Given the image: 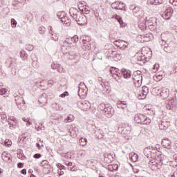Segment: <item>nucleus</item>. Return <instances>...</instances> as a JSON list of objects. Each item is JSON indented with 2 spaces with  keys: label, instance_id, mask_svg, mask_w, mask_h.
<instances>
[{
  "label": "nucleus",
  "instance_id": "obj_1",
  "mask_svg": "<svg viewBox=\"0 0 177 177\" xmlns=\"http://www.w3.org/2000/svg\"><path fill=\"white\" fill-rule=\"evenodd\" d=\"M69 13L71 17H73V19L77 21L78 26H86L88 24V19L86 18V16L80 13L77 8H70Z\"/></svg>",
  "mask_w": 177,
  "mask_h": 177
},
{
  "label": "nucleus",
  "instance_id": "obj_2",
  "mask_svg": "<svg viewBox=\"0 0 177 177\" xmlns=\"http://www.w3.org/2000/svg\"><path fill=\"white\" fill-rule=\"evenodd\" d=\"M70 41L73 42V44H77V42H78V36L75 35L71 39H66L64 41L62 40L59 41V44L62 48H66L70 45V47H68L70 53H75V52H79L80 47H78L77 45L73 46V44H70ZM68 48H66V49Z\"/></svg>",
  "mask_w": 177,
  "mask_h": 177
},
{
  "label": "nucleus",
  "instance_id": "obj_3",
  "mask_svg": "<svg viewBox=\"0 0 177 177\" xmlns=\"http://www.w3.org/2000/svg\"><path fill=\"white\" fill-rule=\"evenodd\" d=\"M134 121L137 122V124H142V125H149L150 122H151V119L145 116L143 114H138L135 115Z\"/></svg>",
  "mask_w": 177,
  "mask_h": 177
},
{
  "label": "nucleus",
  "instance_id": "obj_4",
  "mask_svg": "<svg viewBox=\"0 0 177 177\" xmlns=\"http://www.w3.org/2000/svg\"><path fill=\"white\" fill-rule=\"evenodd\" d=\"M144 156L147 158H153L154 160L157 156V148L154 147H147L144 149Z\"/></svg>",
  "mask_w": 177,
  "mask_h": 177
},
{
  "label": "nucleus",
  "instance_id": "obj_5",
  "mask_svg": "<svg viewBox=\"0 0 177 177\" xmlns=\"http://www.w3.org/2000/svg\"><path fill=\"white\" fill-rule=\"evenodd\" d=\"M132 80L134 85L138 88L142 85V81H143V76L140 71L134 72L132 75Z\"/></svg>",
  "mask_w": 177,
  "mask_h": 177
},
{
  "label": "nucleus",
  "instance_id": "obj_6",
  "mask_svg": "<svg viewBox=\"0 0 177 177\" xmlns=\"http://www.w3.org/2000/svg\"><path fill=\"white\" fill-rule=\"evenodd\" d=\"M15 103L19 110H26V102H24V98H23V97L16 96Z\"/></svg>",
  "mask_w": 177,
  "mask_h": 177
},
{
  "label": "nucleus",
  "instance_id": "obj_7",
  "mask_svg": "<svg viewBox=\"0 0 177 177\" xmlns=\"http://www.w3.org/2000/svg\"><path fill=\"white\" fill-rule=\"evenodd\" d=\"M88 93V87L85 85L84 82H80L78 86V95L80 97L82 96H86Z\"/></svg>",
  "mask_w": 177,
  "mask_h": 177
},
{
  "label": "nucleus",
  "instance_id": "obj_8",
  "mask_svg": "<svg viewBox=\"0 0 177 177\" xmlns=\"http://www.w3.org/2000/svg\"><path fill=\"white\" fill-rule=\"evenodd\" d=\"M142 55L143 58L145 59V62H149L151 59V55L153 53L149 48L143 47L142 48Z\"/></svg>",
  "mask_w": 177,
  "mask_h": 177
},
{
  "label": "nucleus",
  "instance_id": "obj_9",
  "mask_svg": "<svg viewBox=\"0 0 177 177\" xmlns=\"http://www.w3.org/2000/svg\"><path fill=\"white\" fill-rule=\"evenodd\" d=\"M172 15H174V9L171 7H167L165 10L161 14L162 17L165 20H169L171 17H172Z\"/></svg>",
  "mask_w": 177,
  "mask_h": 177
},
{
  "label": "nucleus",
  "instance_id": "obj_10",
  "mask_svg": "<svg viewBox=\"0 0 177 177\" xmlns=\"http://www.w3.org/2000/svg\"><path fill=\"white\" fill-rule=\"evenodd\" d=\"M91 41V38L88 36L82 37V49L84 50H91V46L89 42Z\"/></svg>",
  "mask_w": 177,
  "mask_h": 177
},
{
  "label": "nucleus",
  "instance_id": "obj_11",
  "mask_svg": "<svg viewBox=\"0 0 177 177\" xmlns=\"http://www.w3.org/2000/svg\"><path fill=\"white\" fill-rule=\"evenodd\" d=\"M155 91H158V93L160 94L162 99H167L169 96V89L167 88H162L160 90L158 88H155Z\"/></svg>",
  "mask_w": 177,
  "mask_h": 177
},
{
  "label": "nucleus",
  "instance_id": "obj_12",
  "mask_svg": "<svg viewBox=\"0 0 177 177\" xmlns=\"http://www.w3.org/2000/svg\"><path fill=\"white\" fill-rule=\"evenodd\" d=\"M104 113L108 118L113 117L114 115V108L110 105V104H106V106L104 109Z\"/></svg>",
  "mask_w": 177,
  "mask_h": 177
},
{
  "label": "nucleus",
  "instance_id": "obj_13",
  "mask_svg": "<svg viewBox=\"0 0 177 177\" xmlns=\"http://www.w3.org/2000/svg\"><path fill=\"white\" fill-rule=\"evenodd\" d=\"M162 159H159L157 160V162H155V160H150L149 162V167L151 168V169L154 170L156 168H158V169H160V167L162 165Z\"/></svg>",
  "mask_w": 177,
  "mask_h": 177
},
{
  "label": "nucleus",
  "instance_id": "obj_14",
  "mask_svg": "<svg viewBox=\"0 0 177 177\" xmlns=\"http://www.w3.org/2000/svg\"><path fill=\"white\" fill-rule=\"evenodd\" d=\"M80 109H81V110H83L84 111H86V110H89L91 109V102H89V101H82V102H79L77 103Z\"/></svg>",
  "mask_w": 177,
  "mask_h": 177
},
{
  "label": "nucleus",
  "instance_id": "obj_15",
  "mask_svg": "<svg viewBox=\"0 0 177 177\" xmlns=\"http://www.w3.org/2000/svg\"><path fill=\"white\" fill-rule=\"evenodd\" d=\"M111 8L116 10H125V3L121 1H115L111 4Z\"/></svg>",
  "mask_w": 177,
  "mask_h": 177
},
{
  "label": "nucleus",
  "instance_id": "obj_16",
  "mask_svg": "<svg viewBox=\"0 0 177 177\" xmlns=\"http://www.w3.org/2000/svg\"><path fill=\"white\" fill-rule=\"evenodd\" d=\"M175 106H176V101H175L174 98L170 97L169 100H166L167 110H172Z\"/></svg>",
  "mask_w": 177,
  "mask_h": 177
},
{
  "label": "nucleus",
  "instance_id": "obj_17",
  "mask_svg": "<svg viewBox=\"0 0 177 177\" xmlns=\"http://www.w3.org/2000/svg\"><path fill=\"white\" fill-rule=\"evenodd\" d=\"M84 3H85V1L79 2L78 8L80 10H82V12H83V13H85V15H88L90 10L89 9H88V8H86V6H82L84 5Z\"/></svg>",
  "mask_w": 177,
  "mask_h": 177
},
{
  "label": "nucleus",
  "instance_id": "obj_18",
  "mask_svg": "<svg viewBox=\"0 0 177 177\" xmlns=\"http://www.w3.org/2000/svg\"><path fill=\"white\" fill-rule=\"evenodd\" d=\"M132 128L131 127H127L122 129V127H119L118 131L122 133V135H129L131 133Z\"/></svg>",
  "mask_w": 177,
  "mask_h": 177
},
{
  "label": "nucleus",
  "instance_id": "obj_19",
  "mask_svg": "<svg viewBox=\"0 0 177 177\" xmlns=\"http://www.w3.org/2000/svg\"><path fill=\"white\" fill-rule=\"evenodd\" d=\"M172 142L168 138H165L162 140V146L165 149H171Z\"/></svg>",
  "mask_w": 177,
  "mask_h": 177
},
{
  "label": "nucleus",
  "instance_id": "obj_20",
  "mask_svg": "<svg viewBox=\"0 0 177 177\" xmlns=\"http://www.w3.org/2000/svg\"><path fill=\"white\" fill-rule=\"evenodd\" d=\"M169 125H171V123L169 122L163 121L159 124V128H160V129H161V131H164V130L168 129Z\"/></svg>",
  "mask_w": 177,
  "mask_h": 177
},
{
  "label": "nucleus",
  "instance_id": "obj_21",
  "mask_svg": "<svg viewBox=\"0 0 177 177\" xmlns=\"http://www.w3.org/2000/svg\"><path fill=\"white\" fill-rule=\"evenodd\" d=\"M10 153H8L7 151H4L1 154V158L5 162H9L10 161Z\"/></svg>",
  "mask_w": 177,
  "mask_h": 177
},
{
  "label": "nucleus",
  "instance_id": "obj_22",
  "mask_svg": "<svg viewBox=\"0 0 177 177\" xmlns=\"http://www.w3.org/2000/svg\"><path fill=\"white\" fill-rule=\"evenodd\" d=\"M122 73L124 78H125L126 80H128V78H131V77L132 76V72L129 70L122 69Z\"/></svg>",
  "mask_w": 177,
  "mask_h": 177
},
{
  "label": "nucleus",
  "instance_id": "obj_23",
  "mask_svg": "<svg viewBox=\"0 0 177 177\" xmlns=\"http://www.w3.org/2000/svg\"><path fill=\"white\" fill-rule=\"evenodd\" d=\"M148 3L149 5H153L155 6L162 5V8H164V3H162V0H149Z\"/></svg>",
  "mask_w": 177,
  "mask_h": 177
},
{
  "label": "nucleus",
  "instance_id": "obj_24",
  "mask_svg": "<svg viewBox=\"0 0 177 177\" xmlns=\"http://www.w3.org/2000/svg\"><path fill=\"white\" fill-rule=\"evenodd\" d=\"M129 158L132 162H136L139 160V156L136 153L132 152L129 154Z\"/></svg>",
  "mask_w": 177,
  "mask_h": 177
},
{
  "label": "nucleus",
  "instance_id": "obj_25",
  "mask_svg": "<svg viewBox=\"0 0 177 177\" xmlns=\"http://www.w3.org/2000/svg\"><path fill=\"white\" fill-rule=\"evenodd\" d=\"M61 21L62 23H64L65 26H70L71 24V19L68 18V17H62L61 18Z\"/></svg>",
  "mask_w": 177,
  "mask_h": 177
},
{
  "label": "nucleus",
  "instance_id": "obj_26",
  "mask_svg": "<svg viewBox=\"0 0 177 177\" xmlns=\"http://www.w3.org/2000/svg\"><path fill=\"white\" fill-rule=\"evenodd\" d=\"M138 27L142 31L145 30H147V22H146V21L143 22H142V21H140V22L138 23Z\"/></svg>",
  "mask_w": 177,
  "mask_h": 177
},
{
  "label": "nucleus",
  "instance_id": "obj_27",
  "mask_svg": "<svg viewBox=\"0 0 177 177\" xmlns=\"http://www.w3.org/2000/svg\"><path fill=\"white\" fill-rule=\"evenodd\" d=\"M143 110L148 115H153V114H154V111L153 109L149 108V106H145Z\"/></svg>",
  "mask_w": 177,
  "mask_h": 177
},
{
  "label": "nucleus",
  "instance_id": "obj_28",
  "mask_svg": "<svg viewBox=\"0 0 177 177\" xmlns=\"http://www.w3.org/2000/svg\"><path fill=\"white\" fill-rule=\"evenodd\" d=\"M107 169L111 172H114V171H117V169H118V165H109L107 166Z\"/></svg>",
  "mask_w": 177,
  "mask_h": 177
},
{
  "label": "nucleus",
  "instance_id": "obj_29",
  "mask_svg": "<svg viewBox=\"0 0 177 177\" xmlns=\"http://www.w3.org/2000/svg\"><path fill=\"white\" fill-rule=\"evenodd\" d=\"M52 108L57 111H62L63 106L57 103H54L52 104Z\"/></svg>",
  "mask_w": 177,
  "mask_h": 177
},
{
  "label": "nucleus",
  "instance_id": "obj_30",
  "mask_svg": "<svg viewBox=\"0 0 177 177\" xmlns=\"http://www.w3.org/2000/svg\"><path fill=\"white\" fill-rule=\"evenodd\" d=\"M31 59H32V65L33 67H37L38 66L37 62H38V58L35 56V54H33L31 55Z\"/></svg>",
  "mask_w": 177,
  "mask_h": 177
},
{
  "label": "nucleus",
  "instance_id": "obj_31",
  "mask_svg": "<svg viewBox=\"0 0 177 177\" xmlns=\"http://www.w3.org/2000/svg\"><path fill=\"white\" fill-rule=\"evenodd\" d=\"M114 45H115V46H118V48H120V49H122V46H121V44H125L124 41L118 39V40H115L113 41Z\"/></svg>",
  "mask_w": 177,
  "mask_h": 177
},
{
  "label": "nucleus",
  "instance_id": "obj_32",
  "mask_svg": "<svg viewBox=\"0 0 177 177\" xmlns=\"http://www.w3.org/2000/svg\"><path fill=\"white\" fill-rule=\"evenodd\" d=\"M75 120L74 115H68L66 118L64 119V122L66 124L68 122H73V121Z\"/></svg>",
  "mask_w": 177,
  "mask_h": 177
},
{
  "label": "nucleus",
  "instance_id": "obj_33",
  "mask_svg": "<svg viewBox=\"0 0 177 177\" xmlns=\"http://www.w3.org/2000/svg\"><path fill=\"white\" fill-rule=\"evenodd\" d=\"M78 131V129L77 127H74L72 129L71 131H68V133H71V136L73 138L77 136V131Z\"/></svg>",
  "mask_w": 177,
  "mask_h": 177
},
{
  "label": "nucleus",
  "instance_id": "obj_34",
  "mask_svg": "<svg viewBox=\"0 0 177 177\" xmlns=\"http://www.w3.org/2000/svg\"><path fill=\"white\" fill-rule=\"evenodd\" d=\"M116 19L118 20V23H120L122 27H127V24H125L124 21H122V18H121V17L117 16Z\"/></svg>",
  "mask_w": 177,
  "mask_h": 177
},
{
  "label": "nucleus",
  "instance_id": "obj_35",
  "mask_svg": "<svg viewBox=\"0 0 177 177\" xmlns=\"http://www.w3.org/2000/svg\"><path fill=\"white\" fill-rule=\"evenodd\" d=\"M8 122L10 125V129H15L17 125V122H10V120H8Z\"/></svg>",
  "mask_w": 177,
  "mask_h": 177
},
{
  "label": "nucleus",
  "instance_id": "obj_36",
  "mask_svg": "<svg viewBox=\"0 0 177 177\" xmlns=\"http://www.w3.org/2000/svg\"><path fill=\"white\" fill-rule=\"evenodd\" d=\"M79 143L81 146H86V143H88V140L85 138H81L79 140Z\"/></svg>",
  "mask_w": 177,
  "mask_h": 177
},
{
  "label": "nucleus",
  "instance_id": "obj_37",
  "mask_svg": "<svg viewBox=\"0 0 177 177\" xmlns=\"http://www.w3.org/2000/svg\"><path fill=\"white\" fill-rule=\"evenodd\" d=\"M20 56H21V59H23L24 60H26V59H27V57H28V55L27 54V53H26L25 50H21L20 52Z\"/></svg>",
  "mask_w": 177,
  "mask_h": 177
},
{
  "label": "nucleus",
  "instance_id": "obj_38",
  "mask_svg": "<svg viewBox=\"0 0 177 177\" xmlns=\"http://www.w3.org/2000/svg\"><path fill=\"white\" fill-rule=\"evenodd\" d=\"M162 48H163L165 52H167V53H171V47L169 46V45L166 44L165 46H162Z\"/></svg>",
  "mask_w": 177,
  "mask_h": 177
},
{
  "label": "nucleus",
  "instance_id": "obj_39",
  "mask_svg": "<svg viewBox=\"0 0 177 177\" xmlns=\"http://www.w3.org/2000/svg\"><path fill=\"white\" fill-rule=\"evenodd\" d=\"M110 73H111V74H113L112 77H113V78H115V80L117 81V82H120V77H118V79H117V77H120L118 75V73H114V71H113V70H110Z\"/></svg>",
  "mask_w": 177,
  "mask_h": 177
},
{
  "label": "nucleus",
  "instance_id": "obj_40",
  "mask_svg": "<svg viewBox=\"0 0 177 177\" xmlns=\"http://www.w3.org/2000/svg\"><path fill=\"white\" fill-rule=\"evenodd\" d=\"M141 92H142V93H144L143 97H145V95H147V93H149V87H147L146 86H142Z\"/></svg>",
  "mask_w": 177,
  "mask_h": 177
},
{
  "label": "nucleus",
  "instance_id": "obj_41",
  "mask_svg": "<svg viewBox=\"0 0 177 177\" xmlns=\"http://www.w3.org/2000/svg\"><path fill=\"white\" fill-rule=\"evenodd\" d=\"M1 122L2 124H5V122H6V120L8 118V116H6V113H5L4 112H3L1 114Z\"/></svg>",
  "mask_w": 177,
  "mask_h": 177
},
{
  "label": "nucleus",
  "instance_id": "obj_42",
  "mask_svg": "<svg viewBox=\"0 0 177 177\" xmlns=\"http://www.w3.org/2000/svg\"><path fill=\"white\" fill-rule=\"evenodd\" d=\"M142 37L144 38V41H145L146 42H149V41H151V37H150V35L149 34H146L142 35Z\"/></svg>",
  "mask_w": 177,
  "mask_h": 177
},
{
  "label": "nucleus",
  "instance_id": "obj_43",
  "mask_svg": "<svg viewBox=\"0 0 177 177\" xmlns=\"http://www.w3.org/2000/svg\"><path fill=\"white\" fill-rule=\"evenodd\" d=\"M26 50H28L29 52H31V50H34V46L31 44H26L25 46Z\"/></svg>",
  "mask_w": 177,
  "mask_h": 177
},
{
  "label": "nucleus",
  "instance_id": "obj_44",
  "mask_svg": "<svg viewBox=\"0 0 177 177\" xmlns=\"http://www.w3.org/2000/svg\"><path fill=\"white\" fill-rule=\"evenodd\" d=\"M122 59V55L121 53H117L115 55V62H118V60H121Z\"/></svg>",
  "mask_w": 177,
  "mask_h": 177
},
{
  "label": "nucleus",
  "instance_id": "obj_45",
  "mask_svg": "<svg viewBox=\"0 0 177 177\" xmlns=\"http://www.w3.org/2000/svg\"><path fill=\"white\" fill-rule=\"evenodd\" d=\"M97 81H98L99 82H102V83L100 84V85H101V86H102V88H104V86H106V82H104V81H103V78H102L101 77H98Z\"/></svg>",
  "mask_w": 177,
  "mask_h": 177
},
{
  "label": "nucleus",
  "instance_id": "obj_46",
  "mask_svg": "<svg viewBox=\"0 0 177 177\" xmlns=\"http://www.w3.org/2000/svg\"><path fill=\"white\" fill-rule=\"evenodd\" d=\"M38 31L39 34H45V31H46V28H45V27L44 26H40L38 28Z\"/></svg>",
  "mask_w": 177,
  "mask_h": 177
},
{
  "label": "nucleus",
  "instance_id": "obj_47",
  "mask_svg": "<svg viewBox=\"0 0 177 177\" xmlns=\"http://www.w3.org/2000/svg\"><path fill=\"white\" fill-rule=\"evenodd\" d=\"M107 106V104L102 103L98 106V109L102 111H104V109Z\"/></svg>",
  "mask_w": 177,
  "mask_h": 177
},
{
  "label": "nucleus",
  "instance_id": "obj_48",
  "mask_svg": "<svg viewBox=\"0 0 177 177\" xmlns=\"http://www.w3.org/2000/svg\"><path fill=\"white\" fill-rule=\"evenodd\" d=\"M16 26H17V21H16L13 18L11 19V27L12 28H16Z\"/></svg>",
  "mask_w": 177,
  "mask_h": 177
},
{
  "label": "nucleus",
  "instance_id": "obj_49",
  "mask_svg": "<svg viewBox=\"0 0 177 177\" xmlns=\"http://www.w3.org/2000/svg\"><path fill=\"white\" fill-rule=\"evenodd\" d=\"M0 95H6V96H8V91L6 90V88H1Z\"/></svg>",
  "mask_w": 177,
  "mask_h": 177
},
{
  "label": "nucleus",
  "instance_id": "obj_50",
  "mask_svg": "<svg viewBox=\"0 0 177 177\" xmlns=\"http://www.w3.org/2000/svg\"><path fill=\"white\" fill-rule=\"evenodd\" d=\"M143 95H145V93H143V92L141 91V92L138 94V99H140V100L146 99V96H147V95L145 94V97H143Z\"/></svg>",
  "mask_w": 177,
  "mask_h": 177
},
{
  "label": "nucleus",
  "instance_id": "obj_51",
  "mask_svg": "<svg viewBox=\"0 0 177 177\" xmlns=\"http://www.w3.org/2000/svg\"><path fill=\"white\" fill-rule=\"evenodd\" d=\"M4 144L5 146H8V147H9V146H12V141L10 140L6 139L4 141Z\"/></svg>",
  "mask_w": 177,
  "mask_h": 177
},
{
  "label": "nucleus",
  "instance_id": "obj_52",
  "mask_svg": "<svg viewBox=\"0 0 177 177\" xmlns=\"http://www.w3.org/2000/svg\"><path fill=\"white\" fill-rule=\"evenodd\" d=\"M50 34H51L50 38L53 41H58L59 40V37L57 36L54 35L53 33H52L51 32H50Z\"/></svg>",
  "mask_w": 177,
  "mask_h": 177
},
{
  "label": "nucleus",
  "instance_id": "obj_53",
  "mask_svg": "<svg viewBox=\"0 0 177 177\" xmlns=\"http://www.w3.org/2000/svg\"><path fill=\"white\" fill-rule=\"evenodd\" d=\"M167 151L169 156H172L175 153V151L172 149V148H171V147L169 149H167Z\"/></svg>",
  "mask_w": 177,
  "mask_h": 177
},
{
  "label": "nucleus",
  "instance_id": "obj_54",
  "mask_svg": "<svg viewBox=\"0 0 177 177\" xmlns=\"http://www.w3.org/2000/svg\"><path fill=\"white\" fill-rule=\"evenodd\" d=\"M158 67H160V65L158 64H156L153 66V72L156 73V71H158Z\"/></svg>",
  "mask_w": 177,
  "mask_h": 177
},
{
  "label": "nucleus",
  "instance_id": "obj_55",
  "mask_svg": "<svg viewBox=\"0 0 177 177\" xmlns=\"http://www.w3.org/2000/svg\"><path fill=\"white\" fill-rule=\"evenodd\" d=\"M57 167L60 169V171H62V169H66V167L60 163H58Z\"/></svg>",
  "mask_w": 177,
  "mask_h": 177
},
{
  "label": "nucleus",
  "instance_id": "obj_56",
  "mask_svg": "<svg viewBox=\"0 0 177 177\" xmlns=\"http://www.w3.org/2000/svg\"><path fill=\"white\" fill-rule=\"evenodd\" d=\"M145 60H146V58L143 57V55L137 58V62H145Z\"/></svg>",
  "mask_w": 177,
  "mask_h": 177
},
{
  "label": "nucleus",
  "instance_id": "obj_57",
  "mask_svg": "<svg viewBox=\"0 0 177 177\" xmlns=\"http://www.w3.org/2000/svg\"><path fill=\"white\" fill-rule=\"evenodd\" d=\"M49 164V162L48 160H42V162L40 163L41 167H45V165H48Z\"/></svg>",
  "mask_w": 177,
  "mask_h": 177
},
{
  "label": "nucleus",
  "instance_id": "obj_58",
  "mask_svg": "<svg viewBox=\"0 0 177 177\" xmlns=\"http://www.w3.org/2000/svg\"><path fill=\"white\" fill-rule=\"evenodd\" d=\"M8 121H10L11 122H17V120H16V118L11 116L8 118Z\"/></svg>",
  "mask_w": 177,
  "mask_h": 177
},
{
  "label": "nucleus",
  "instance_id": "obj_59",
  "mask_svg": "<svg viewBox=\"0 0 177 177\" xmlns=\"http://www.w3.org/2000/svg\"><path fill=\"white\" fill-rule=\"evenodd\" d=\"M154 80H155V81H157V82L161 81V80H162V76H161V75L155 76Z\"/></svg>",
  "mask_w": 177,
  "mask_h": 177
},
{
  "label": "nucleus",
  "instance_id": "obj_60",
  "mask_svg": "<svg viewBox=\"0 0 177 177\" xmlns=\"http://www.w3.org/2000/svg\"><path fill=\"white\" fill-rule=\"evenodd\" d=\"M148 28H149V30H151V31H154L156 28V27L153 24H149Z\"/></svg>",
  "mask_w": 177,
  "mask_h": 177
},
{
  "label": "nucleus",
  "instance_id": "obj_61",
  "mask_svg": "<svg viewBox=\"0 0 177 177\" xmlns=\"http://www.w3.org/2000/svg\"><path fill=\"white\" fill-rule=\"evenodd\" d=\"M55 84V80H50L48 81V86H52Z\"/></svg>",
  "mask_w": 177,
  "mask_h": 177
},
{
  "label": "nucleus",
  "instance_id": "obj_62",
  "mask_svg": "<svg viewBox=\"0 0 177 177\" xmlns=\"http://www.w3.org/2000/svg\"><path fill=\"white\" fill-rule=\"evenodd\" d=\"M66 96H68V92L65 91L62 94L59 95L61 97H66Z\"/></svg>",
  "mask_w": 177,
  "mask_h": 177
},
{
  "label": "nucleus",
  "instance_id": "obj_63",
  "mask_svg": "<svg viewBox=\"0 0 177 177\" xmlns=\"http://www.w3.org/2000/svg\"><path fill=\"white\" fill-rule=\"evenodd\" d=\"M57 70L58 73H64V69L61 66H58V68H57Z\"/></svg>",
  "mask_w": 177,
  "mask_h": 177
},
{
  "label": "nucleus",
  "instance_id": "obj_64",
  "mask_svg": "<svg viewBox=\"0 0 177 177\" xmlns=\"http://www.w3.org/2000/svg\"><path fill=\"white\" fill-rule=\"evenodd\" d=\"M173 71H174V73H177V63L176 64H174V66L173 67Z\"/></svg>",
  "mask_w": 177,
  "mask_h": 177
}]
</instances>
